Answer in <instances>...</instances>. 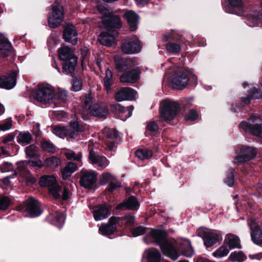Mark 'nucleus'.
<instances>
[{"instance_id": "5701e85b", "label": "nucleus", "mask_w": 262, "mask_h": 262, "mask_svg": "<svg viewBox=\"0 0 262 262\" xmlns=\"http://www.w3.org/2000/svg\"><path fill=\"white\" fill-rule=\"evenodd\" d=\"M110 206L105 204L101 205L93 211V215L96 221L102 220L107 217L110 211Z\"/></svg>"}, {"instance_id": "1a4fd4ad", "label": "nucleus", "mask_w": 262, "mask_h": 262, "mask_svg": "<svg viewBox=\"0 0 262 262\" xmlns=\"http://www.w3.org/2000/svg\"><path fill=\"white\" fill-rule=\"evenodd\" d=\"M39 184L42 186L48 187L50 193L55 199L60 198V187L56 182V178L53 176H44L39 180Z\"/></svg>"}, {"instance_id": "ea45409f", "label": "nucleus", "mask_w": 262, "mask_h": 262, "mask_svg": "<svg viewBox=\"0 0 262 262\" xmlns=\"http://www.w3.org/2000/svg\"><path fill=\"white\" fill-rule=\"evenodd\" d=\"M60 163L61 160L60 159L54 156L49 157L44 161V165L51 168H56Z\"/></svg>"}, {"instance_id": "774afa93", "label": "nucleus", "mask_w": 262, "mask_h": 262, "mask_svg": "<svg viewBox=\"0 0 262 262\" xmlns=\"http://www.w3.org/2000/svg\"><path fill=\"white\" fill-rule=\"evenodd\" d=\"M48 43L50 47L53 45H55L58 43V39H54L52 36L49 37L48 40Z\"/></svg>"}, {"instance_id": "13d9d810", "label": "nucleus", "mask_w": 262, "mask_h": 262, "mask_svg": "<svg viewBox=\"0 0 262 262\" xmlns=\"http://www.w3.org/2000/svg\"><path fill=\"white\" fill-rule=\"evenodd\" d=\"M234 170H232L230 173L228 174L226 179V183L229 186H232L234 184V174H233Z\"/></svg>"}, {"instance_id": "a18cd8bd", "label": "nucleus", "mask_w": 262, "mask_h": 262, "mask_svg": "<svg viewBox=\"0 0 262 262\" xmlns=\"http://www.w3.org/2000/svg\"><path fill=\"white\" fill-rule=\"evenodd\" d=\"M112 72L109 69H107L105 71V76L104 79V84L105 89L108 91L110 88L111 85L112 84Z\"/></svg>"}, {"instance_id": "052dcab7", "label": "nucleus", "mask_w": 262, "mask_h": 262, "mask_svg": "<svg viewBox=\"0 0 262 262\" xmlns=\"http://www.w3.org/2000/svg\"><path fill=\"white\" fill-rule=\"evenodd\" d=\"M198 117V114L195 110H190L186 116V118L187 120L193 121L195 120Z\"/></svg>"}, {"instance_id": "5fc2aeb1", "label": "nucleus", "mask_w": 262, "mask_h": 262, "mask_svg": "<svg viewBox=\"0 0 262 262\" xmlns=\"http://www.w3.org/2000/svg\"><path fill=\"white\" fill-rule=\"evenodd\" d=\"M82 82L80 79L75 78L72 81V90L73 91L77 92L82 88Z\"/></svg>"}, {"instance_id": "393cba45", "label": "nucleus", "mask_w": 262, "mask_h": 262, "mask_svg": "<svg viewBox=\"0 0 262 262\" xmlns=\"http://www.w3.org/2000/svg\"><path fill=\"white\" fill-rule=\"evenodd\" d=\"M12 49V46L8 39L3 34L0 33V54L8 56Z\"/></svg>"}, {"instance_id": "6e6d98bb", "label": "nucleus", "mask_w": 262, "mask_h": 262, "mask_svg": "<svg viewBox=\"0 0 262 262\" xmlns=\"http://www.w3.org/2000/svg\"><path fill=\"white\" fill-rule=\"evenodd\" d=\"M146 228L142 226H139L134 228L132 231V233L133 236L136 237L142 235L145 232Z\"/></svg>"}, {"instance_id": "a19ab883", "label": "nucleus", "mask_w": 262, "mask_h": 262, "mask_svg": "<svg viewBox=\"0 0 262 262\" xmlns=\"http://www.w3.org/2000/svg\"><path fill=\"white\" fill-rule=\"evenodd\" d=\"M52 131L54 134L61 138L68 135V129L64 127L54 126L52 127Z\"/></svg>"}, {"instance_id": "cd10ccee", "label": "nucleus", "mask_w": 262, "mask_h": 262, "mask_svg": "<svg viewBox=\"0 0 262 262\" xmlns=\"http://www.w3.org/2000/svg\"><path fill=\"white\" fill-rule=\"evenodd\" d=\"M229 3L228 7H232L233 10L228 11L226 8V11L230 13H235L238 15H241L243 13V8L242 0H228Z\"/></svg>"}, {"instance_id": "09e8293b", "label": "nucleus", "mask_w": 262, "mask_h": 262, "mask_svg": "<svg viewBox=\"0 0 262 262\" xmlns=\"http://www.w3.org/2000/svg\"><path fill=\"white\" fill-rule=\"evenodd\" d=\"M159 129V125L155 121H150L147 125V131L151 135L157 134Z\"/></svg>"}, {"instance_id": "37998d69", "label": "nucleus", "mask_w": 262, "mask_h": 262, "mask_svg": "<svg viewBox=\"0 0 262 262\" xmlns=\"http://www.w3.org/2000/svg\"><path fill=\"white\" fill-rule=\"evenodd\" d=\"M26 154L27 156L30 158L37 157L38 155V148L34 145H31L26 147Z\"/></svg>"}, {"instance_id": "c9c22d12", "label": "nucleus", "mask_w": 262, "mask_h": 262, "mask_svg": "<svg viewBox=\"0 0 262 262\" xmlns=\"http://www.w3.org/2000/svg\"><path fill=\"white\" fill-rule=\"evenodd\" d=\"M68 136L71 138H75L78 132L82 131V127H81L77 121H74L71 123L70 127L68 129Z\"/></svg>"}, {"instance_id": "bf43d9fd", "label": "nucleus", "mask_w": 262, "mask_h": 262, "mask_svg": "<svg viewBox=\"0 0 262 262\" xmlns=\"http://www.w3.org/2000/svg\"><path fill=\"white\" fill-rule=\"evenodd\" d=\"M120 221L121 220L125 222V223L127 225H132L135 221V217L134 216L132 215H127L121 218H119Z\"/></svg>"}, {"instance_id": "6ab92c4d", "label": "nucleus", "mask_w": 262, "mask_h": 262, "mask_svg": "<svg viewBox=\"0 0 262 262\" xmlns=\"http://www.w3.org/2000/svg\"><path fill=\"white\" fill-rule=\"evenodd\" d=\"M26 210L30 217H36L41 213L39 202L32 198L27 201Z\"/></svg>"}, {"instance_id": "bb28decb", "label": "nucleus", "mask_w": 262, "mask_h": 262, "mask_svg": "<svg viewBox=\"0 0 262 262\" xmlns=\"http://www.w3.org/2000/svg\"><path fill=\"white\" fill-rule=\"evenodd\" d=\"M58 56L62 61L72 60V58H77L73 51L67 46H63L58 49Z\"/></svg>"}, {"instance_id": "2f4dec72", "label": "nucleus", "mask_w": 262, "mask_h": 262, "mask_svg": "<svg viewBox=\"0 0 262 262\" xmlns=\"http://www.w3.org/2000/svg\"><path fill=\"white\" fill-rule=\"evenodd\" d=\"M137 64L136 60L133 59H126L121 62L116 63L117 68L120 71H125L130 68L134 67Z\"/></svg>"}, {"instance_id": "20e7f679", "label": "nucleus", "mask_w": 262, "mask_h": 262, "mask_svg": "<svg viewBox=\"0 0 262 262\" xmlns=\"http://www.w3.org/2000/svg\"><path fill=\"white\" fill-rule=\"evenodd\" d=\"M180 109L179 104L169 99L163 100L160 103V115L163 121L173 120Z\"/></svg>"}, {"instance_id": "72a5a7b5", "label": "nucleus", "mask_w": 262, "mask_h": 262, "mask_svg": "<svg viewBox=\"0 0 262 262\" xmlns=\"http://www.w3.org/2000/svg\"><path fill=\"white\" fill-rule=\"evenodd\" d=\"M77 168V164L73 162H69L62 170L63 179L66 180L71 176L72 173Z\"/></svg>"}, {"instance_id": "c03bdc74", "label": "nucleus", "mask_w": 262, "mask_h": 262, "mask_svg": "<svg viewBox=\"0 0 262 262\" xmlns=\"http://www.w3.org/2000/svg\"><path fill=\"white\" fill-rule=\"evenodd\" d=\"M64 155L68 160L81 162L82 156L80 152L76 154L73 150H68L64 152Z\"/></svg>"}, {"instance_id": "4c0bfd02", "label": "nucleus", "mask_w": 262, "mask_h": 262, "mask_svg": "<svg viewBox=\"0 0 262 262\" xmlns=\"http://www.w3.org/2000/svg\"><path fill=\"white\" fill-rule=\"evenodd\" d=\"M228 258L232 262H243L246 256L241 251H234L230 254Z\"/></svg>"}, {"instance_id": "e433bc0d", "label": "nucleus", "mask_w": 262, "mask_h": 262, "mask_svg": "<svg viewBox=\"0 0 262 262\" xmlns=\"http://www.w3.org/2000/svg\"><path fill=\"white\" fill-rule=\"evenodd\" d=\"M77 58H72V60L64 61L65 63L63 65L64 71L67 73H73L77 65Z\"/></svg>"}, {"instance_id": "7ed1b4c3", "label": "nucleus", "mask_w": 262, "mask_h": 262, "mask_svg": "<svg viewBox=\"0 0 262 262\" xmlns=\"http://www.w3.org/2000/svg\"><path fill=\"white\" fill-rule=\"evenodd\" d=\"M84 119H89L91 116L99 118H106L108 114L107 108L100 106L98 103L93 104L92 99L90 95L87 94L84 101V106L80 112Z\"/></svg>"}, {"instance_id": "39448f33", "label": "nucleus", "mask_w": 262, "mask_h": 262, "mask_svg": "<svg viewBox=\"0 0 262 262\" xmlns=\"http://www.w3.org/2000/svg\"><path fill=\"white\" fill-rule=\"evenodd\" d=\"M189 76L196 82V77L194 75L190 74L187 71L183 68L179 69L170 80V83L173 88L182 90L188 83Z\"/></svg>"}, {"instance_id": "a878e982", "label": "nucleus", "mask_w": 262, "mask_h": 262, "mask_svg": "<svg viewBox=\"0 0 262 262\" xmlns=\"http://www.w3.org/2000/svg\"><path fill=\"white\" fill-rule=\"evenodd\" d=\"M124 16L127 20L130 30L132 31L136 30L137 28L139 16L133 11L130 10L126 11L124 13Z\"/></svg>"}, {"instance_id": "c756f323", "label": "nucleus", "mask_w": 262, "mask_h": 262, "mask_svg": "<svg viewBox=\"0 0 262 262\" xmlns=\"http://www.w3.org/2000/svg\"><path fill=\"white\" fill-rule=\"evenodd\" d=\"M225 243L228 246L230 249L241 248L239 238L238 236L234 234H227L225 239Z\"/></svg>"}, {"instance_id": "a211bd4d", "label": "nucleus", "mask_w": 262, "mask_h": 262, "mask_svg": "<svg viewBox=\"0 0 262 262\" xmlns=\"http://www.w3.org/2000/svg\"><path fill=\"white\" fill-rule=\"evenodd\" d=\"M96 178L97 173L94 171L83 172L80 180V185L86 188H90L96 182Z\"/></svg>"}, {"instance_id": "f704fd0d", "label": "nucleus", "mask_w": 262, "mask_h": 262, "mask_svg": "<svg viewBox=\"0 0 262 262\" xmlns=\"http://www.w3.org/2000/svg\"><path fill=\"white\" fill-rule=\"evenodd\" d=\"M32 139V135L28 132L20 133L17 136V141L23 145L29 144Z\"/></svg>"}, {"instance_id": "3c124183", "label": "nucleus", "mask_w": 262, "mask_h": 262, "mask_svg": "<svg viewBox=\"0 0 262 262\" xmlns=\"http://www.w3.org/2000/svg\"><path fill=\"white\" fill-rule=\"evenodd\" d=\"M166 50L169 53H178L181 50L180 45L177 43L169 42L166 45Z\"/></svg>"}, {"instance_id": "9b49d317", "label": "nucleus", "mask_w": 262, "mask_h": 262, "mask_svg": "<svg viewBox=\"0 0 262 262\" xmlns=\"http://www.w3.org/2000/svg\"><path fill=\"white\" fill-rule=\"evenodd\" d=\"M248 223L251 230V236L253 242L257 245H261L262 231L260 224L253 218L250 219Z\"/></svg>"}, {"instance_id": "aec40b11", "label": "nucleus", "mask_w": 262, "mask_h": 262, "mask_svg": "<svg viewBox=\"0 0 262 262\" xmlns=\"http://www.w3.org/2000/svg\"><path fill=\"white\" fill-rule=\"evenodd\" d=\"M63 39L66 42L76 45L78 41L77 32L74 26L68 25L63 32Z\"/></svg>"}, {"instance_id": "f3484780", "label": "nucleus", "mask_w": 262, "mask_h": 262, "mask_svg": "<svg viewBox=\"0 0 262 262\" xmlns=\"http://www.w3.org/2000/svg\"><path fill=\"white\" fill-rule=\"evenodd\" d=\"M256 155L255 150L251 147L243 146L236 157L237 162L241 163L253 159Z\"/></svg>"}, {"instance_id": "423d86ee", "label": "nucleus", "mask_w": 262, "mask_h": 262, "mask_svg": "<svg viewBox=\"0 0 262 262\" xmlns=\"http://www.w3.org/2000/svg\"><path fill=\"white\" fill-rule=\"evenodd\" d=\"M54 98L53 88L47 84H39L35 95V99L43 104L50 103Z\"/></svg>"}, {"instance_id": "dca6fc26", "label": "nucleus", "mask_w": 262, "mask_h": 262, "mask_svg": "<svg viewBox=\"0 0 262 262\" xmlns=\"http://www.w3.org/2000/svg\"><path fill=\"white\" fill-rule=\"evenodd\" d=\"M179 249L183 255L186 257H191L194 254V251L191 247L190 242L187 239L179 238L175 244V248ZM176 250V249H175Z\"/></svg>"}, {"instance_id": "9d476101", "label": "nucleus", "mask_w": 262, "mask_h": 262, "mask_svg": "<svg viewBox=\"0 0 262 262\" xmlns=\"http://www.w3.org/2000/svg\"><path fill=\"white\" fill-rule=\"evenodd\" d=\"M197 234L201 237L207 247L212 246L219 241L218 235L209 229L202 227L197 230Z\"/></svg>"}, {"instance_id": "412c9836", "label": "nucleus", "mask_w": 262, "mask_h": 262, "mask_svg": "<svg viewBox=\"0 0 262 262\" xmlns=\"http://www.w3.org/2000/svg\"><path fill=\"white\" fill-rule=\"evenodd\" d=\"M17 73L12 72L10 75L0 78V87L6 89H11L16 85Z\"/></svg>"}, {"instance_id": "49530a36", "label": "nucleus", "mask_w": 262, "mask_h": 262, "mask_svg": "<svg viewBox=\"0 0 262 262\" xmlns=\"http://www.w3.org/2000/svg\"><path fill=\"white\" fill-rule=\"evenodd\" d=\"M117 108L118 109V110L121 112V113L124 114V118H123L122 119L125 120L126 119L132 116V112L134 110V107L133 106H130L127 108H125L118 104L117 105Z\"/></svg>"}, {"instance_id": "864d4df0", "label": "nucleus", "mask_w": 262, "mask_h": 262, "mask_svg": "<svg viewBox=\"0 0 262 262\" xmlns=\"http://www.w3.org/2000/svg\"><path fill=\"white\" fill-rule=\"evenodd\" d=\"M10 200L7 196H4L0 198V209H6L10 205Z\"/></svg>"}, {"instance_id": "338daca9", "label": "nucleus", "mask_w": 262, "mask_h": 262, "mask_svg": "<svg viewBox=\"0 0 262 262\" xmlns=\"http://www.w3.org/2000/svg\"><path fill=\"white\" fill-rule=\"evenodd\" d=\"M70 195V192L69 189L67 187H64L63 191L62 194V199L63 200H67Z\"/></svg>"}, {"instance_id": "b1692460", "label": "nucleus", "mask_w": 262, "mask_h": 262, "mask_svg": "<svg viewBox=\"0 0 262 262\" xmlns=\"http://www.w3.org/2000/svg\"><path fill=\"white\" fill-rule=\"evenodd\" d=\"M139 204L136 198L134 196L129 197L123 203H120L117 207V209H131L136 210L138 208Z\"/></svg>"}, {"instance_id": "58836bf2", "label": "nucleus", "mask_w": 262, "mask_h": 262, "mask_svg": "<svg viewBox=\"0 0 262 262\" xmlns=\"http://www.w3.org/2000/svg\"><path fill=\"white\" fill-rule=\"evenodd\" d=\"M262 97V93L261 91L258 88H254L251 94H250L246 98L243 100V101L245 104H249L251 99H259Z\"/></svg>"}, {"instance_id": "4be33fe9", "label": "nucleus", "mask_w": 262, "mask_h": 262, "mask_svg": "<svg viewBox=\"0 0 262 262\" xmlns=\"http://www.w3.org/2000/svg\"><path fill=\"white\" fill-rule=\"evenodd\" d=\"M140 72L138 69H134L123 74L120 77L122 83H135L140 78Z\"/></svg>"}, {"instance_id": "69168bd1", "label": "nucleus", "mask_w": 262, "mask_h": 262, "mask_svg": "<svg viewBox=\"0 0 262 262\" xmlns=\"http://www.w3.org/2000/svg\"><path fill=\"white\" fill-rule=\"evenodd\" d=\"M59 99L61 100H65L67 97V92L64 90H59L58 93Z\"/></svg>"}, {"instance_id": "603ef678", "label": "nucleus", "mask_w": 262, "mask_h": 262, "mask_svg": "<svg viewBox=\"0 0 262 262\" xmlns=\"http://www.w3.org/2000/svg\"><path fill=\"white\" fill-rule=\"evenodd\" d=\"M100 180L101 182L106 184L112 180H116V177L110 172H105L101 176Z\"/></svg>"}, {"instance_id": "680f3d73", "label": "nucleus", "mask_w": 262, "mask_h": 262, "mask_svg": "<svg viewBox=\"0 0 262 262\" xmlns=\"http://www.w3.org/2000/svg\"><path fill=\"white\" fill-rule=\"evenodd\" d=\"M12 127V121L8 120L2 124L0 125V130L6 131L10 129Z\"/></svg>"}, {"instance_id": "ddd939ff", "label": "nucleus", "mask_w": 262, "mask_h": 262, "mask_svg": "<svg viewBox=\"0 0 262 262\" xmlns=\"http://www.w3.org/2000/svg\"><path fill=\"white\" fill-rule=\"evenodd\" d=\"M120 225L119 217H111L107 224L102 225L99 229V233L103 235H108L113 234L117 229V225Z\"/></svg>"}, {"instance_id": "6e6552de", "label": "nucleus", "mask_w": 262, "mask_h": 262, "mask_svg": "<svg viewBox=\"0 0 262 262\" xmlns=\"http://www.w3.org/2000/svg\"><path fill=\"white\" fill-rule=\"evenodd\" d=\"M64 18L63 7L58 3L52 6V11L48 17L49 26L55 28L60 25Z\"/></svg>"}, {"instance_id": "8fccbe9b", "label": "nucleus", "mask_w": 262, "mask_h": 262, "mask_svg": "<svg viewBox=\"0 0 262 262\" xmlns=\"http://www.w3.org/2000/svg\"><path fill=\"white\" fill-rule=\"evenodd\" d=\"M41 147L45 151L48 152L54 153L55 151V146L47 140H43L42 141Z\"/></svg>"}, {"instance_id": "c85d7f7f", "label": "nucleus", "mask_w": 262, "mask_h": 262, "mask_svg": "<svg viewBox=\"0 0 262 262\" xmlns=\"http://www.w3.org/2000/svg\"><path fill=\"white\" fill-rule=\"evenodd\" d=\"M144 253L146 255L147 262H160L161 254L157 249L149 248L146 250Z\"/></svg>"}, {"instance_id": "4468645a", "label": "nucleus", "mask_w": 262, "mask_h": 262, "mask_svg": "<svg viewBox=\"0 0 262 262\" xmlns=\"http://www.w3.org/2000/svg\"><path fill=\"white\" fill-rule=\"evenodd\" d=\"M90 162L98 170H102L106 167L110 162L104 156L91 151L89 155Z\"/></svg>"}, {"instance_id": "de8ad7c7", "label": "nucleus", "mask_w": 262, "mask_h": 262, "mask_svg": "<svg viewBox=\"0 0 262 262\" xmlns=\"http://www.w3.org/2000/svg\"><path fill=\"white\" fill-rule=\"evenodd\" d=\"M229 252V249L225 246H222L213 252V256L216 258H221L227 255Z\"/></svg>"}, {"instance_id": "f03ea898", "label": "nucleus", "mask_w": 262, "mask_h": 262, "mask_svg": "<svg viewBox=\"0 0 262 262\" xmlns=\"http://www.w3.org/2000/svg\"><path fill=\"white\" fill-rule=\"evenodd\" d=\"M144 242L148 244L151 242L160 246L163 253L173 260L177 259L179 254L175 250L176 241L172 238H167L165 231L152 229L144 238Z\"/></svg>"}, {"instance_id": "f8f14e48", "label": "nucleus", "mask_w": 262, "mask_h": 262, "mask_svg": "<svg viewBox=\"0 0 262 262\" xmlns=\"http://www.w3.org/2000/svg\"><path fill=\"white\" fill-rule=\"evenodd\" d=\"M121 49L125 54H135L140 52L141 44L138 38L134 37L124 42L122 45Z\"/></svg>"}, {"instance_id": "473e14b6", "label": "nucleus", "mask_w": 262, "mask_h": 262, "mask_svg": "<svg viewBox=\"0 0 262 262\" xmlns=\"http://www.w3.org/2000/svg\"><path fill=\"white\" fill-rule=\"evenodd\" d=\"M52 223L59 228H61L64 223L65 214L63 213L55 211L51 216Z\"/></svg>"}, {"instance_id": "79ce46f5", "label": "nucleus", "mask_w": 262, "mask_h": 262, "mask_svg": "<svg viewBox=\"0 0 262 262\" xmlns=\"http://www.w3.org/2000/svg\"><path fill=\"white\" fill-rule=\"evenodd\" d=\"M151 150L147 149H141L136 151V156L140 159L143 160L151 157Z\"/></svg>"}, {"instance_id": "2eb2a0df", "label": "nucleus", "mask_w": 262, "mask_h": 262, "mask_svg": "<svg viewBox=\"0 0 262 262\" xmlns=\"http://www.w3.org/2000/svg\"><path fill=\"white\" fill-rule=\"evenodd\" d=\"M137 92L130 88H123L117 92L115 95V100L118 102L125 100H133L136 98Z\"/></svg>"}, {"instance_id": "0eeeda50", "label": "nucleus", "mask_w": 262, "mask_h": 262, "mask_svg": "<svg viewBox=\"0 0 262 262\" xmlns=\"http://www.w3.org/2000/svg\"><path fill=\"white\" fill-rule=\"evenodd\" d=\"M259 118L251 116L248 122H242L239 127L246 132H249L256 136L262 137V123Z\"/></svg>"}, {"instance_id": "7c9ffc66", "label": "nucleus", "mask_w": 262, "mask_h": 262, "mask_svg": "<svg viewBox=\"0 0 262 262\" xmlns=\"http://www.w3.org/2000/svg\"><path fill=\"white\" fill-rule=\"evenodd\" d=\"M246 23L251 27L262 26V15L250 14L246 17Z\"/></svg>"}, {"instance_id": "f257e3e1", "label": "nucleus", "mask_w": 262, "mask_h": 262, "mask_svg": "<svg viewBox=\"0 0 262 262\" xmlns=\"http://www.w3.org/2000/svg\"><path fill=\"white\" fill-rule=\"evenodd\" d=\"M98 10L102 15L101 19L106 32H102L98 37L100 43L106 46H112L115 42V36L118 34L116 29L122 26L120 17L113 14L112 11L103 6H99Z\"/></svg>"}, {"instance_id": "e2e57ef3", "label": "nucleus", "mask_w": 262, "mask_h": 262, "mask_svg": "<svg viewBox=\"0 0 262 262\" xmlns=\"http://www.w3.org/2000/svg\"><path fill=\"white\" fill-rule=\"evenodd\" d=\"M120 185L121 183L118 181L113 182L111 181L107 190L109 192H113L114 189L120 187Z\"/></svg>"}, {"instance_id": "0e129e2a", "label": "nucleus", "mask_w": 262, "mask_h": 262, "mask_svg": "<svg viewBox=\"0 0 262 262\" xmlns=\"http://www.w3.org/2000/svg\"><path fill=\"white\" fill-rule=\"evenodd\" d=\"M0 186L3 189H6L7 187L9 186L10 181L9 178L6 177L0 180Z\"/></svg>"}, {"instance_id": "4d7b16f0", "label": "nucleus", "mask_w": 262, "mask_h": 262, "mask_svg": "<svg viewBox=\"0 0 262 262\" xmlns=\"http://www.w3.org/2000/svg\"><path fill=\"white\" fill-rule=\"evenodd\" d=\"M13 168L12 164L9 162H4L1 166V170L2 172L10 171Z\"/></svg>"}]
</instances>
